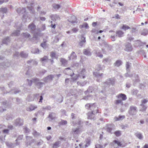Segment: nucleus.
Here are the masks:
<instances>
[{
    "instance_id": "f257e3e1",
    "label": "nucleus",
    "mask_w": 148,
    "mask_h": 148,
    "mask_svg": "<svg viewBox=\"0 0 148 148\" xmlns=\"http://www.w3.org/2000/svg\"><path fill=\"white\" fill-rule=\"evenodd\" d=\"M33 82L34 83L36 87L40 89L45 84L43 82H40L39 79L37 78H34L32 79Z\"/></svg>"
},
{
    "instance_id": "f03ea898",
    "label": "nucleus",
    "mask_w": 148,
    "mask_h": 148,
    "mask_svg": "<svg viewBox=\"0 0 148 148\" xmlns=\"http://www.w3.org/2000/svg\"><path fill=\"white\" fill-rule=\"evenodd\" d=\"M138 109L137 107L133 106H131L129 109L128 112L131 115H135L137 113Z\"/></svg>"
},
{
    "instance_id": "7ed1b4c3",
    "label": "nucleus",
    "mask_w": 148,
    "mask_h": 148,
    "mask_svg": "<svg viewBox=\"0 0 148 148\" xmlns=\"http://www.w3.org/2000/svg\"><path fill=\"white\" fill-rule=\"evenodd\" d=\"M124 49L127 52H130L132 51L133 48L131 43L127 42L124 45Z\"/></svg>"
},
{
    "instance_id": "20e7f679",
    "label": "nucleus",
    "mask_w": 148,
    "mask_h": 148,
    "mask_svg": "<svg viewBox=\"0 0 148 148\" xmlns=\"http://www.w3.org/2000/svg\"><path fill=\"white\" fill-rule=\"evenodd\" d=\"M28 27L29 30L31 33L33 34H36V26L34 24L30 23L28 25Z\"/></svg>"
},
{
    "instance_id": "39448f33",
    "label": "nucleus",
    "mask_w": 148,
    "mask_h": 148,
    "mask_svg": "<svg viewBox=\"0 0 148 148\" xmlns=\"http://www.w3.org/2000/svg\"><path fill=\"white\" fill-rule=\"evenodd\" d=\"M93 74L95 76V77L97 78L96 81L98 82L101 81L102 78V76L103 75V73H100L99 72L96 71L93 73Z\"/></svg>"
},
{
    "instance_id": "423d86ee",
    "label": "nucleus",
    "mask_w": 148,
    "mask_h": 148,
    "mask_svg": "<svg viewBox=\"0 0 148 148\" xmlns=\"http://www.w3.org/2000/svg\"><path fill=\"white\" fill-rule=\"evenodd\" d=\"M55 76V75H48L47 77L44 78L42 80L46 83L52 81Z\"/></svg>"
},
{
    "instance_id": "0eeeda50",
    "label": "nucleus",
    "mask_w": 148,
    "mask_h": 148,
    "mask_svg": "<svg viewBox=\"0 0 148 148\" xmlns=\"http://www.w3.org/2000/svg\"><path fill=\"white\" fill-rule=\"evenodd\" d=\"M23 119L18 118L15 121L14 125L16 126H20L23 125Z\"/></svg>"
},
{
    "instance_id": "6e6552de",
    "label": "nucleus",
    "mask_w": 148,
    "mask_h": 148,
    "mask_svg": "<svg viewBox=\"0 0 148 148\" xmlns=\"http://www.w3.org/2000/svg\"><path fill=\"white\" fill-rule=\"evenodd\" d=\"M115 82V79L114 78H109L106 80L105 83L108 85H113L114 84Z\"/></svg>"
},
{
    "instance_id": "1a4fd4ad",
    "label": "nucleus",
    "mask_w": 148,
    "mask_h": 148,
    "mask_svg": "<svg viewBox=\"0 0 148 148\" xmlns=\"http://www.w3.org/2000/svg\"><path fill=\"white\" fill-rule=\"evenodd\" d=\"M95 86H89L87 90L84 92L85 94L87 95V94H89L90 93L92 92L93 91H96L97 89L95 88Z\"/></svg>"
},
{
    "instance_id": "9d476101",
    "label": "nucleus",
    "mask_w": 148,
    "mask_h": 148,
    "mask_svg": "<svg viewBox=\"0 0 148 148\" xmlns=\"http://www.w3.org/2000/svg\"><path fill=\"white\" fill-rule=\"evenodd\" d=\"M26 139L27 141V146L28 145H30L31 144L33 143L35 141L34 139H32V137L30 136H26Z\"/></svg>"
},
{
    "instance_id": "9b49d317",
    "label": "nucleus",
    "mask_w": 148,
    "mask_h": 148,
    "mask_svg": "<svg viewBox=\"0 0 148 148\" xmlns=\"http://www.w3.org/2000/svg\"><path fill=\"white\" fill-rule=\"evenodd\" d=\"M82 132L79 127L73 128L72 130V133L73 134H78Z\"/></svg>"
},
{
    "instance_id": "f8f14e48",
    "label": "nucleus",
    "mask_w": 148,
    "mask_h": 148,
    "mask_svg": "<svg viewBox=\"0 0 148 148\" xmlns=\"http://www.w3.org/2000/svg\"><path fill=\"white\" fill-rule=\"evenodd\" d=\"M91 50L89 48L84 49L83 50V53L87 56H90L91 55Z\"/></svg>"
},
{
    "instance_id": "ddd939ff",
    "label": "nucleus",
    "mask_w": 148,
    "mask_h": 148,
    "mask_svg": "<svg viewBox=\"0 0 148 148\" xmlns=\"http://www.w3.org/2000/svg\"><path fill=\"white\" fill-rule=\"evenodd\" d=\"M34 34L33 37L30 39V41L34 43H37L38 42V40L39 39L38 36L36 34Z\"/></svg>"
},
{
    "instance_id": "4468645a",
    "label": "nucleus",
    "mask_w": 148,
    "mask_h": 148,
    "mask_svg": "<svg viewBox=\"0 0 148 148\" xmlns=\"http://www.w3.org/2000/svg\"><path fill=\"white\" fill-rule=\"evenodd\" d=\"M114 125L113 124H110L107 125L106 127V130L107 132H108L112 134L111 133V131L112 129V128L113 127Z\"/></svg>"
},
{
    "instance_id": "2eb2a0df",
    "label": "nucleus",
    "mask_w": 148,
    "mask_h": 148,
    "mask_svg": "<svg viewBox=\"0 0 148 148\" xmlns=\"http://www.w3.org/2000/svg\"><path fill=\"white\" fill-rule=\"evenodd\" d=\"M86 70L84 69H83L80 71L79 74V77H82V78H84L85 77L86 75Z\"/></svg>"
},
{
    "instance_id": "dca6fc26",
    "label": "nucleus",
    "mask_w": 148,
    "mask_h": 148,
    "mask_svg": "<svg viewBox=\"0 0 148 148\" xmlns=\"http://www.w3.org/2000/svg\"><path fill=\"white\" fill-rule=\"evenodd\" d=\"M16 11L19 14H23V15L24 16L25 14L24 13H25L26 10L25 8L21 9V8H19L16 10Z\"/></svg>"
},
{
    "instance_id": "f3484780",
    "label": "nucleus",
    "mask_w": 148,
    "mask_h": 148,
    "mask_svg": "<svg viewBox=\"0 0 148 148\" xmlns=\"http://www.w3.org/2000/svg\"><path fill=\"white\" fill-rule=\"evenodd\" d=\"M96 114L94 113H92L91 112H88L87 114L88 118L91 120L93 119L95 120V115Z\"/></svg>"
},
{
    "instance_id": "a211bd4d",
    "label": "nucleus",
    "mask_w": 148,
    "mask_h": 148,
    "mask_svg": "<svg viewBox=\"0 0 148 148\" xmlns=\"http://www.w3.org/2000/svg\"><path fill=\"white\" fill-rule=\"evenodd\" d=\"M116 97L118 99H121L122 100H125L127 99L126 95L123 93L119 94L116 96Z\"/></svg>"
},
{
    "instance_id": "6ab92c4d",
    "label": "nucleus",
    "mask_w": 148,
    "mask_h": 148,
    "mask_svg": "<svg viewBox=\"0 0 148 148\" xmlns=\"http://www.w3.org/2000/svg\"><path fill=\"white\" fill-rule=\"evenodd\" d=\"M77 18L76 17L74 16H71V19L68 20V21L71 23L73 24L74 23H77Z\"/></svg>"
},
{
    "instance_id": "aec40b11",
    "label": "nucleus",
    "mask_w": 148,
    "mask_h": 148,
    "mask_svg": "<svg viewBox=\"0 0 148 148\" xmlns=\"http://www.w3.org/2000/svg\"><path fill=\"white\" fill-rule=\"evenodd\" d=\"M92 106H94V107H93L92 109H90L91 110H92L91 112L92 113H94L96 114L98 113V108L96 106L95 104L94 103L92 104Z\"/></svg>"
},
{
    "instance_id": "412c9836",
    "label": "nucleus",
    "mask_w": 148,
    "mask_h": 148,
    "mask_svg": "<svg viewBox=\"0 0 148 148\" xmlns=\"http://www.w3.org/2000/svg\"><path fill=\"white\" fill-rule=\"evenodd\" d=\"M75 114L73 113H72L71 116L72 120H71V125L73 126H75V125L76 123L75 122Z\"/></svg>"
},
{
    "instance_id": "4be33fe9",
    "label": "nucleus",
    "mask_w": 148,
    "mask_h": 148,
    "mask_svg": "<svg viewBox=\"0 0 148 148\" xmlns=\"http://www.w3.org/2000/svg\"><path fill=\"white\" fill-rule=\"evenodd\" d=\"M116 33V36H118L119 38L122 37L124 36V32L120 30L117 31Z\"/></svg>"
},
{
    "instance_id": "5701e85b",
    "label": "nucleus",
    "mask_w": 148,
    "mask_h": 148,
    "mask_svg": "<svg viewBox=\"0 0 148 148\" xmlns=\"http://www.w3.org/2000/svg\"><path fill=\"white\" fill-rule=\"evenodd\" d=\"M21 36L22 38L25 39L29 38L30 36V35L29 33L27 32H25L21 34Z\"/></svg>"
},
{
    "instance_id": "b1692460",
    "label": "nucleus",
    "mask_w": 148,
    "mask_h": 148,
    "mask_svg": "<svg viewBox=\"0 0 148 148\" xmlns=\"http://www.w3.org/2000/svg\"><path fill=\"white\" fill-rule=\"evenodd\" d=\"M56 116V114L55 113L53 112H50L48 117L51 120L55 119Z\"/></svg>"
},
{
    "instance_id": "393cba45",
    "label": "nucleus",
    "mask_w": 148,
    "mask_h": 148,
    "mask_svg": "<svg viewBox=\"0 0 148 148\" xmlns=\"http://www.w3.org/2000/svg\"><path fill=\"white\" fill-rule=\"evenodd\" d=\"M105 45V47L108 51H110L112 49V46L108 44L106 42H104L103 43Z\"/></svg>"
},
{
    "instance_id": "a878e982",
    "label": "nucleus",
    "mask_w": 148,
    "mask_h": 148,
    "mask_svg": "<svg viewBox=\"0 0 148 148\" xmlns=\"http://www.w3.org/2000/svg\"><path fill=\"white\" fill-rule=\"evenodd\" d=\"M37 108V107L36 106H35L32 105H31L29 106V107L26 108V110L27 111H32L34 110Z\"/></svg>"
},
{
    "instance_id": "bb28decb",
    "label": "nucleus",
    "mask_w": 148,
    "mask_h": 148,
    "mask_svg": "<svg viewBox=\"0 0 148 148\" xmlns=\"http://www.w3.org/2000/svg\"><path fill=\"white\" fill-rule=\"evenodd\" d=\"M86 41L85 38L83 36H82L81 38V40L79 43V45L81 47H82L85 43Z\"/></svg>"
},
{
    "instance_id": "cd10ccee",
    "label": "nucleus",
    "mask_w": 148,
    "mask_h": 148,
    "mask_svg": "<svg viewBox=\"0 0 148 148\" xmlns=\"http://www.w3.org/2000/svg\"><path fill=\"white\" fill-rule=\"evenodd\" d=\"M60 62L62 63V65L66 66L67 64V61L65 59L61 58L60 60Z\"/></svg>"
},
{
    "instance_id": "c85d7f7f",
    "label": "nucleus",
    "mask_w": 148,
    "mask_h": 148,
    "mask_svg": "<svg viewBox=\"0 0 148 148\" xmlns=\"http://www.w3.org/2000/svg\"><path fill=\"white\" fill-rule=\"evenodd\" d=\"M21 92V90L17 88H14V90H12L11 91L9 92L11 94H16L19 93Z\"/></svg>"
},
{
    "instance_id": "c756f323",
    "label": "nucleus",
    "mask_w": 148,
    "mask_h": 148,
    "mask_svg": "<svg viewBox=\"0 0 148 148\" xmlns=\"http://www.w3.org/2000/svg\"><path fill=\"white\" fill-rule=\"evenodd\" d=\"M50 56L52 59H57L58 57V55L56 54L54 52H52L50 53Z\"/></svg>"
},
{
    "instance_id": "7c9ffc66",
    "label": "nucleus",
    "mask_w": 148,
    "mask_h": 148,
    "mask_svg": "<svg viewBox=\"0 0 148 148\" xmlns=\"http://www.w3.org/2000/svg\"><path fill=\"white\" fill-rule=\"evenodd\" d=\"M40 52H41V51H40L38 49L36 48H33L31 50V52L34 54H38Z\"/></svg>"
},
{
    "instance_id": "2f4dec72",
    "label": "nucleus",
    "mask_w": 148,
    "mask_h": 148,
    "mask_svg": "<svg viewBox=\"0 0 148 148\" xmlns=\"http://www.w3.org/2000/svg\"><path fill=\"white\" fill-rule=\"evenodd\" d=\"M51 19L53 21H56L60 19L59 16L57 15H53L51 16Z\"/></svg>"
},
{
    "instance_id": "473e14b6",
    "label": "nucleus",
    "mask_w": 148,
    "mask_h": 148,
    "mask_svg": "<svg viewBox=\"0 0 148 148\" xmlns=\"http://www.w3.org/2000/svg\"><path fill=\"white\" fill-rule=\"evenodd\" d=\"M125 116L124 115L120 116L119 115L118 117H114V119L115 121H119L121 120H122L124 119Z\"/></svg>"
},
{
    "instance_id": "72a5a7b5",
    "label": "nucleus",
    "mask_w": 148,
    "mask_h": 148,
    "mask_svg": "<svg viewBox=\"0 0 148 148\" xmlns=\"http://www.w3.org/2000/svg\"><path fill=\"white\" fill-rule=\"evenodd\" d=\"M76 58L77 56L75 52L73 51L71 53L70 56L69 57V60H71V59H76Z\"/></svg>"
},
{
    "instance_id": "f704fd0d",
    "label": "nucleus",
    "mask_w": 148,
    "mask_h": 148,
    "mask_svg": "<svg viewBox=\"0 0 148 148\" xmlns=\"http://www.w3.org/2000/svg\"><path fill=\"white\" fill-rule=\"evenodd\" d=\"M5 144L7 146L9 147L14 148L15 147V145L11 143L6 142Z\"/></svg>"
},
{
    "instance_id": "c9c22d12",
    "label": "nucleus",
    "mask_w": 148,
    "mask_h": 148,
    "mask_svg": "<svg viewBox=\"0 0 148 148\" xmlns=\"http://www.w3.org/2000/svg\"><path fill=\"white\" fill-rule=\"evenodd\" d=\"M127 72L125 73V76L126 77H131L133 76V74L130 73V70L126 71Z\"/></svg>"
},
{
    "instance_id": "e433bc0d",
    "label": "nucleus",
    "mask_w": 148,
    "mask_h": 148,
    "mask_svg": "<svg viewBox=\"0 0 148 148\" xmlns=\"http://www.w3.org/2000/svg\"><path fill=\"white\" fill-rule=\"evenodd\" d=\"M61 143L60 141H58L53 143L52 147L53 148H57L59 146Z\"/></svg>"
},
{
    "instance_id": "4c0bfd02",
    "label": "nucleus",
    "mask_w": 148,
    "mask_h": 148,
    "mask_svg": "<svg viewBox=\"0 0 148 148\" xmlns=\"http://www.w3.org/2000/svg\"><path fill=\"white\" fill-rule=\"evenodd\" d=\"M28 54L24 51H22L20 53V56L22 58H26L28 56Z\"/></svg>"
},
{
    "instance_id": "58836bf2",
    "label": "nucleus",
    "mask_w": 148,
    "mask_h": 148,
    "mask_svg": "<svg viewBox=\"0 0 148 148\" xmlns=\"http://www.w3.org/2000/svg\"><path fill=\"white\" fill-rule=\"evenodd\" d=\"M122 64V61L120 60H117L116 62L114 63L115 66L119 67Z\"/></svg>"
},
{
    "instance_id": "ea45409f",
    "label": "nucleus",
    "mask_w": 148,
    "mask_h": 148,
    "mask_svg": "<svg viewBox=\"0 0 148 148\" xmlns=\"http://www.w3.org/2000/svg\"><path fill=\"white\" fill-rule=\"evenodd\" d=\"M115 104L118 105L119 104H121V105H123V102L122 100L117 99L115 100L114 101Z\"/></svg>"
},
{
    "instance_id": "a19ab883",
    "label": "nucleus",
    "mask_w": 148,
    "mask_h": 148,
    "mask_svg": "<svg viewBox=\"0 0 148 148\" xmlns=\"http://www.w3.org/2000/svg\"><path fill=\"white\" fill-rule=\"evenodd\" d=\"M135 135L138 138L140 139H142L143 137L141 134V133L140 132H137L135 134Z\"/></svg>"
},
{
    "instance_id": "79ce46f5",
    "label": "nucleus",
    "mask_w": 148,
    "mask_h": 148,
    "mask_svg": "<svg viewBox=\"0 0 148 148\" xmlns=\"http://www.w3.org/2000/svg\"><path fill=\"white\" fill-rule=\"evenodd\" d=\"M131 63L129 62H127L126 64V71L130 70V69L131 66Z\"/></svg>"
},
{
    "instance_id": "37998d69",
    "label": "nucleus",
    "mask_w": 148,
    "mask_h": 148,
    "mask_svg": "<svg viewBox=\"0 0 148 148\" xmlns=\"http://www.w3.org/2000/svg\"><path fill=\"white\" fill-rule=\"evenodd\" d=\"M121 28L125 31L128 29H130V28L126 24H123Z\"/></svg>"
},
{
    "instance_id": "c03bdc74",
    "label": "nucleus",
    "mask_w": 148,
    "mask_h": 148,
    "mask_svg": "<svg viewBox=\"0 0 148 148\" xmlns=\"http://www.w3.org/2000/svg\"><path fill=\"white\" fill-rule=\"evenodd\" d=\"M8 11V9L6 8H0V12L3 14L6 13Z\"/></svg>"
},
{
    "instance_id": "a18cd8bd",
    "label": "nucleus",
    "mask_w": 148,
    "mask_h": 148,
    "mask_svg": "<svg viewBox=\"0 0 148 148\" xmlns=\"http://www.w3.org/2000/svg\"><path fill=\"white\" fill-rule=\"evenodd\" d=\"M20 31L19 30H16L12 34V36H18L20 34Z\"/></svg>"
},
{
    "instance_id": "49530a36",
    "label": "nucleus",
    "mask_w": 148,
    "mask_h": 148,
    "mask_svg": "<svg viewBox=\"0 0 148 148\" xmlns=\"http://www.w3.org/2000/svg\"><path fill=\"white\" fill-rule=\"evenodd\" d=\"M67 123V121L61 120V121L60 122L58 123V125L59 126L65 125H66Z\"/></svg>"
},
{
    "instance_id": "de8ad7c7",
    "label": "nucleus",
    "mask_w": 148,
    "mask_h": 148,
    "mask_svg": "<svg viewBox=\"0 0 148 148\" xmlns=\"http://www.w3.org/2000/svg\"><path fill=\"white\" fill-rule=\"evenodd\" d=\"M10 38L9 37H7L5 38L3 40V44H7L8 42H10Z\"/></svg>"
},
{
    "instance_id": "09e8293b",
    "label": "nucleus",
    "mask_w": 148,
    "mask_h": 148,
    "mask_svg": "<svg viewBox=\"0 0 148 148\" xmlns=\"http://www.w3.org/2000/svg\"><path fill=\"white\" fill-rule=\"evenodd\" d=\"M92 104L89 103L86 104L85 106L86 108L87 109H92L94 106H92Z\"/></svg>"
},
{
    "instance_id": "8fccbe9b",
    "label": "nucleus",
    "mask_w": 148,
    "mask_h": 148,
    "mask_svg": "<svg viewBox=\"0 0 148 148\" xmlns=\"http://www.w3.org/2000/svg\"><path fill=\"white\" fill-rule=\"evenodd\" d=\"M47 41L46 40L44 39L42 43H41L40 45V46L44 49L46 48L47 47L46 45Z\"/></svg>"
},
{
    "instance_id": "3c124183",
    "label": "nucleus",
    "mask_w": 148,
    "mask_h": 148,
    "mask_svg": "<svg viewBox=\"0 0 148 148\" xmlns=\"http://www.w3.org/2000/svg\"><path fill=\"white\" fill-rule=\"evenodd\" d=\"M75 122L76 123V124L74 126H76V125L77 124L79 125V127H82V122L81 120H78L77 121H75Z\"/></svg>"
},
{
    "instance_id": "603ef678",
    "label": "nucleus",
    "mask_w": 148,
    "mask_h": 148,
    "mask_svg": "<svg viewBox=\"0 0 148 148\" xmlns=\"http://www.w3.org/2000/svg\"><path fill=\"white\" fill-rule=\"evenodd\" d=\"M114 133L115 135L117 137L121 135V131L120 130L116 131L114 132Z\"/></svg>"
},
{
    "instance_id": "864d4df0",
    "label": "nucleus",
    "mask_w": 148,
    "mask_h": 148,
    "mask_svg": "<svg viewBox=\"0 0 148 148\" xmlns=\"http://www.w3.org/2000/svg\"><path fill=\"white\" fill-rule=\"evenodd\" d=\"M140 106L142 107V108L141 109V110L142 111H145L147 109V106H146L143 104H141Z\"/></svg>"
},
{
    "instance_id": "5fc2aeb1",
    "label": "nucleus",
    "mask_w": 148,
    "mask_h": 148,
    "mask_svg": "<svg viewBox=\"0 0 148 148\" xmlns=\"http://www.w3.org/2000/svg\"><path fill=\"white\" fill-rule=\"evenodd\" d=\"M148 31L147 29H144L141 33V34L144 36H146L147 34Z\"/></svg>"
},
{
    "instance_id": "6e6d98bb",
    "label": "nucleus",
    "mask_w": 148,
    "mask_h": 148,
    "mask_svg": "<svg viewBox=\"0 0 148 148\" xmlns=\"http://www.w3.org/2000/svg\"><path fill=\"white\" fill-rule=\"evenodd\" d=\"M114 144L113 146L115 147V145L116 144H117L119 146H121V143L119 142L117 140H115L114 141Z\"/></svg>"
},
{
    "instance_id": "4d7b16f0",
    "label": "nucleus",
    "mask_w": 148,
    "mask_h": 148,
    "mask_svg": "<svg viewBox=\"0 0 148 148\" xmlns=\"http://www.w3.org/2000/svg\"><path fill=\"white\" fill-rule=\"evenodd\" d=\"M53 8L56 10L58 9L60 7V5L58 4H54L53 5Z\"/></svg>"
},
{
    "instance_id": "13d9d810",
    "label": "nucleus",
    "mask_w": 148,
    "mask_h": 148,
    "mask_svg": "<svg viewBox=\"0 0 148 148\" xmlns=\"http://www.w3.org/2000/svg\"><path fill=\"white\" fill-rule=\"evenodd\" d=\"M96 69L99 71L102 69V68L101 67V66L100 64H98L96 65Z\"/></svg>"
},
{
    "instance_id": "bf43d9fd",
    "label": "nucleus",
    "mask_w": 148,
    "mask_h": 148,
    "mask_svg": "<svg viewBox=\"0 0 148 148\" xmlns=\"http://www.w3.org/2000/svg\"><path fill=\"white\" fill-rule=\"evenodd\" d=\"M48 59V58L47 56H45L42 58H41V60L43 62H46Z\"/></svg>"
},
{
    "instance_id": "052dcab7",
    "label": "nucleus",
    "mask_w": 148,
    "mask_h": 148,
    "mask_svg": "<svg viewBox=\"0 0 148 148\" xmlns=\"http://www.w3.org/2000/svg\"><path fill=\"white\" fill-rule=\"evenodd\" d=\"M88 95H87L86 96H85L83 97V99L86 100L89 99V98L91 97V96L89 95H88Z\"/></svg>"
},
{
    "instance_id": "680f3d73",
    "label": "nucleus",
    "mask_w": 148,
    "mask_h": 148,
    "mask_svg": "<svg viewBox=\"0 0 148 148\" xmlns=\"http://www.w3.org/2000/svg\"><path fill=\"white\" fill-rule=\"evenodd\" d=\"M28 9L30 11V12H31L32 13H33L34 11V10L32 6H27V7Z\"/></svg>"
},
{
    "instance_id": "e2e57ef3",
    "label": "nucleus",
    "mask_w": 148,
    "mask_h": 148,
    "mask_svg": "<svg viewBox=\"0 0 148 148\" xmlns=\"http://www.w3.org/2000/svg\"><path fill=\"white\" fill-rule=\"evenodd\" d=\"M138 90L133 89L132 90V92L133 95H136L138 93Z\"/></svg>"
},
{
    "instance_id": "0e129e2a",
    "label": "nucleus",
    "mask_w": 148,
    "mask_h": 148,
    "mask_svg": "<svg viewBox=\"0 0 148 148\" xmlns=\"http://www.w3.org/2000/svg\"><path fill=\"white\" fill-rule=\"evenodd\" d=\"M43 141L41 140H40L39 142H38L36 145L38 146H40V145H42L43 144Z\"/></svg>"
},
{
    "instance_id": "69168bd1",
    "label": "nucleus",
    "mask_w": 148,
    "mask_h": 148,
    "mask_svg": "<svg viewBox=\"0 0 148 148\" xmlns=\"http://www.w3.org/2000/svg\"><path fill=\"white\" fill-rule=\"evenodd\" d=\"M32 134L35 136H37L39 135V134L36 131H34Z\"/></svg>"
},
{
    "instance_id": "338daca9",
    "label": "nucleus",
    "mask_w": 148,
    "mask_h": 148,
    "mask_svg": "<svg viewBox=\"0 0 148 148\" xmlns=\"http://www.w3.org/2000/svg\"><path fill=\"white\" fill-rule=\"evenodd\" d=\"M116 37L117 36H116V35H114V36H111L110 37V38L112 41H114L116 40Z\"/></svg>"
},
{
    "instance_id": "774afa93",
    "label": "nucleus",
    "mask_w": 148,
    "mask_h": 148,
    "mask_svg": "<svg viewBox=\"0 0 148 148\" xmlns=\"http://www.w3.org/2000/svg\"><path fill=\"white\" fill-rule=\"evenodd\" d=\"M12 119V116L11 115L8 114L7 115L6 119L7 120L11 119Z\"/></svg>"
}]
</instances>
